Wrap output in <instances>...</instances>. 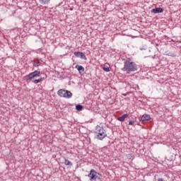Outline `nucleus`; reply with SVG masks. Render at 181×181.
I'll return each mask as SVG.
<instances>
[{"label": "nucleus", "instance_id": "nucleus-1", "mask_svg": "<svg viewBox=\"0 0 181 181\" xmlns=\"http://www.w3.org/2000/svg\"><path fill=\"white\" fill-rule=\"evenodd\" d=\"M124 67L122 69V71H124L126 74H129L130 73L136 71V70H138L136 64L132 62V60H131L129 58L124 62Z\"/></svg>", "mask_w": 181, "mask_h": 181}, {"label": "nucleus", "instance_id": "nucleus-11", "mask_svg": "<svg viewBox=\"0 0 181 181\" xmlns=\"http://www.w3.org/2000/svg\"><path fill=\"white\" fill-rule=\"evenodd\" d=\"M40 2L43 5H47L50 2V0H40Z\"/></svg>", "mask_w": 181, "mask_h": 181}, {"label": "nucleus", "instance_id": "nucleus-18", "mask_svg": "<svg viewBox=\"0 0 181 181\" xmlns=\"http://www.w3.org/2000/svg\"><path fill=\"white\" fill-rule=\"evenodd\" d=\"M37 66H39V64H37Z\"/></svg>", "mask_w": 181, "mask_h": 181}, {"label": "nucleus", "instance_id": "nucleus-8", "mask_svg": "<svg viewBox=\"0 0 181 181\" xmlns=\"http://www.w3.org/2000/svg\"><path fill=\"white\" fill-rule=\"evenodd\" d=\"M128 114H124L122 116L117 117V121H120V122H124V121H125V119L128 118Z\"/></svg>", "mask_w": 181, "mask_h": 181}, {"label": "nucleus", "instance_id": "nucleus-19", "mask_svg": "<svg viewBox=\"0 0 181 181\" xmlns=\"http://www.w3.org/2000/svg\"><path fill=\"white\" fill-rule=\"evenodd\" d=\"M37 66H39V64H37Z\"/></svg>", "mask_w": 181, "mask_h": 181}, {"label": "nucleus", "instance_id": "nucleus-6", "mask_svg": "<svg viewBox=\"0 0 181 181\" xmlns=\"http://www.w3.org/2000/svg\"><path fill=\"white\" fill-rule=\"evenodd\" d=\"M162 12H163V8H156L151 10L152 13H162Z\"/></svg>", "mask_w": 181, "mask_h": 181}, {"label": "nucleus", "instance_id": "nucleus-3", "mask_svg": "<svg viewBox=\"0 0 181 181\" xmlns=\"http://www.w3.org/2000/svg\"><path fill=\"white\" fill-rule=\"evenodd\" d=\"M57 94L59 97H63L64 98H71L73 96V93H71V92L64 89H59L57 91Z\"/></svg>", "mask_w": 181, "mask_h": 181}, {"label": "nucleus", "instance_id": "nucleus-14", "mask_svg": "<svg viewBox=\"0 0 181 181\" xmlns=\"http://www.w3.org/2000/svg\"><path fill=\"white\" fill-rule=\"evenodd\" d=\"M103 70H104V71L108 72V71H110V67H108V66H107V65H105L103 66Z\"/></svg>", "mask_w": 181, "mask_h": 181}, {"label": "nucleus", "instance_id": "nucleus-2", "mask_svg": "<svg viewBox=\"0 0 181 181\" xmlns=\"http://www.w3.org/2000/svg\"><path fill=\"white\" fill-rule=\"evenodd\" d=\"M95 134L97 139H99L100 141H103L104 138L107 136V133L105 132V130L104 128L97 126L95 129Z\"/></svg>", "mask_w": 181, "mask_h": 181}, {"label": "nucleus", "instance_id": "nucleus-5", "mask_svg": "<svg viewBox=\"0 0 181 181\" xmlns=\"http://www.w3.org/2000/svg\"><path fill=\"white\" fill-rule=\"evenodd\" d=\"M39 76H40V71H35L34 72H32L30 74L24 76V80L28 81V80H32V78H35V77H39Z\"/></svg>", "mask_w": 181, "mask_h": 181}, {"label": "nucleus", "instance_id": "nucleus-9", "mask_svg": "<svg viewBox=\"0 0 181 181\" xmlns=\"http://www.w3.org/2000/svg\"><path fill=\"white\" fill-rule=\"evenodd\" d=\"M150 120H151V116L149 115H144L141 118V121H150Z\"/></svg>", "mask_w": 181, "mask_h": 181}, {"label": "nucleus", "instance_id": "nucleus-12", "mask_svg": "<svg viewBox=\"0 0 181 181\" xmlns=\"http://www.w3.org/2000/svg\"><path fill=\"white\" fill-rule=\"evenodd\" d=\"M76 108L77 111H81L83 110V106L81 105H76Z\"/></svg>", "mask_w": 181, "mask_h": 181}, {"label": "nucleus", "instance_id": "nucleus-4", "mask_svg": "<svg viewBox=\"0 0 181 181\" xmlns=\"http://www.w3.org/2000/svg\"><path fill=\"white\" fill-rule=\"evenodd\" d=\"M90 181L100 180V173H97L94 169L90 170V173L88 175Z\"/></svg>", "mask_w": 181, "mask_h": 181}, {"label": "nucleus", "instance_id": "nucleus-17", "mask_svg": "<svg viewBox=\"0 0 181 181\" xmlns=\"http://www.w3.org/2000/svg\"><path fill=\"white\" fill-rule=\"evenodd\" d=\"M157 181H165V180L162 178H158Z\"/></svg>", "mask_w": 181, "mask_h": 181}, {"label": "nucleus", "instance_id": "nucleus-10", "mask_svg": "<svg viewBox=\"0 0 181 181\" xmlns=\"http://www.w3.org/2000/svg\"><path fill=\"white\" fill-rule=\"evenodd\" d=\"M76 69H77V70L78 71V72L80 74L84 73V67H83V66H81V65H76Z\"/></svg>", "mask_w": 181, "mask_h": 181}, {"label": "nucleus", "instance_id": "nucleus-15", "mask_svg": "<svg viewBox=\"0 0 181 181\" xmlns=\"http://www.w3.org/2000/svg\"><path fill=\"white\" fill-rule=\"evenodd\" d=\"M41 81H42V78H40V79H35V80H34L33 83L35 84H37L38 83H40Z\"/></svg>", "mask_w": 181, "mask_h": 181}, {"label": "nucleus", "instance_id": "nucleus-7", "mask_svg": "<svg viewBox=\"0 0 181 181\" xmlns=\"http://www.w3.org/2000/svg\"><path fill=\"white\" fill-rule=\"evenodd\" d=\"M74 56H76V57H81V59L86 58V55L84 54V53L80 52H75Z\"/></svg>", "mask_w": 181, "mask_h": 181}, {"label": "nucleus", "instance_id": "nucleus-13", "mask_svg": "<svg viewBox=\"0 0 181 181\" xmlns=\"http://www.w3.org/2000/svg\"><path fill=\"white\" fill-rule=\"evenodd\" d=\"M64 164L66 165V166H69L70 165H71V162H70V160H67V159H65L64 160Z\"/></svg>", "mask_w": 181, "mask_h": 181}, {"label": "nucleus", "instance_id": "nucleus-16", "mask_svg": "<svg viewBox=\"0 0 181 181\" xmlns=\"http://www.w3.org/2000/svg\"><path fill=\"white\" fill-rule=\"evenodd\" d=\"M134 122H134V121H129V125H134Z\"/></svg>", "mask_w": 181, "mask_h": 181}]
</instances>
